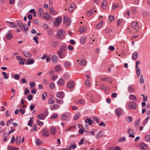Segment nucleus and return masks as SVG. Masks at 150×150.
<instances>
[{
	"instance_id": "nucleus-1",
	"label": "nucleus",
	"mask_w": 150,
	"mask_h": 150,
	"mask_svg": "<svg viewBox=\"0 0 150 150\" xmlns=\"http://www.w3.org/2000/svg\"><path fill=\"white\" fill-rule=\"evenodd\" d=\"M65 33L63 30H61L58 32L56 35L57 39L60 40L63 39L65 36Z\"/></svg>"
},
{
	"instance_id": "nucleus-2",
	"label": "nucleus",
	"mask_w": 150,
	"mask_h": 150,
	"mask_svg": "<svg viewBox=\"0 0 150 150\" xmlns=\"http://www.w3.org/2000/svg\"><path fill=\"white\" fill-rule=\"evenodd\" d=\"M63 22L65 23L67 25H69L71 22V19L68 18L67 16H64L63 18Z\"/></svg>"
},
{
	"instance_id": "nucleus-3",
	"label": "nucleus",
	"mask_w": 150,
	"mask_h": 150,
	"mask_svg": "<svg viewBox=\"0 0 150 150\" xmlns=\"http://www.w3.org/2000/svg\"><path fill=\"white\" fill-rule=\"evenodd\" d=\"M42 134L43 136L48 137L50 135L49 132L48 130L45 128H43L41 130Z\"/></svg>"
},
{
	"instance_id": "nucleus-4",
	"label": "nucleus",
	"mask_w": 150,
	"mask_h": 150,
	"mask_svg": "<svg viewBox=\"0 0 150 150\" xmlns=\"http://www.w3.org/2000/svg\"><path fill=\"white\" fill-rule=\"evenodd\" d=\"M128 107L130 109H134L136 108L137 105L135 102H131L129 104Z\"/></svg>"
},
{
	"instance_id": "nucleus-5",
	"label": "nucleus",
	"mask_w": 150,
	"mask_h": 150,
	"mask_svg": "<svg viewBox=\"0 0 150 150\" xmlns=\"http://www.w3.org/2000/svg\"><path fill=\"white\" fill-rule=\"evenodd\" d=\"M74 82L70 81L67 83V86L69 89H73L74 88Z\"/></svg>"
},
{
	"instance_id": "nucleus-6",
	"label": "nucleus",
	"mask_w": 150,
	"mask_h": 150,
	"mask_svg": "<svg viewBox=\"0 0 150 150\" xmlns=\"http://www.w3.org/2000/svg\"><path fill=\"white\" fill-rule=\"evenodd\" d=\"M49 12L50 13L54 16L58 14V12L54 9V8L53 7H51L49 9Z\"/></svg>"
},
{
	"instance_id": "nucleus-7",
	"label": "nucleus",
	"mask_w": 150,
	"mask_h": 150,
	"mask_svg": "<svg viewBox=\"0 0 150 150\" xmlns=\"http://www.w3.org/2000/svg\"><path fill=\"white\" fill-rule=\"evenodd\" d=\"M62 21V18L61 17H58L56 19L55 23L54 25L56 27H58L59 26L60 24Z\"/></svg>"
},
{
	"instance_id": "nucleus-8",
	"label": "nucleus",
	"mask_w": 150,
	"mask_h": 150,
	"mask_svg": "<svg viewBox=\"0 0 150 150\" xmlns=\"http://www.w3.org/2000/svg\"><path fill=\"white\" fill-rule=\"evenodd\" d=\"M70 114L68 113H65L62 115V119L64 120H67L69 118Z\"/></svg>"
},
{
	"instance_id": "nucleus-9",
	"label": "nucleus",
	"mask_w": 150,
	"mask_h": 150,
	"mask_svg": "<svg viewBox=\"0 0 150 150\" xmlns=\"http://www.w3.org/2000/svg\"><path fill=\"white\" fill-rule=\"evenodd\" d=\"M139 146L142 149L145 150L147 149L148 145L144 143H141L139 144Z\"/></svg>"
},
{
	"instance_id": "nucleus-10",
	"label": "nucleus",
	"mask_w": 150,
	"mask_h": 150,
	"mask_svg": "<svg viewBox=\"0 0 150 150\" xmlns=\"http://www.w3.org/2000/svg\"><path fill=\"white\" fill-rule=\"evenodd\" d=\"M107 2L106 0H103L101 4V8L103 9H106L107 8Z\"/></svg>"
},
{
	"instance_id": "nucleus-11",
	"label": "nucleus",
	"mask_w": 150,
	"mask_h": 150,
	"mask_svg": "<svg viewBox=\"0 0 150 150\" xmlns=\"http://www.w3.org/2000/svg\"><path fill=\"white\" fill-rule=\"evenodd\" d=\"M76 147V146L75 144V143L74 141H72L71 142L70 144L69 145V149L70 150L72 148L73 149H75Z\"/></svg>"
},
{
	"instance_id": "nucleus-12",
	"label": "nucleus",
	"mask_w": 150,
	"mask_h": 150,
	"mask_svg": "<svg viewBox=\"0 0 150 150\" xmlns=\"http://www.w3.org/2000/svg\"><path fill=\"white\" fill-rule=\"evenodd\" d=\"M56 96L59 98L62 99L64 97L63 93L62 91H59L56 94Z\"/></svg>"
},
{
	"instance_id": "nucleus-13",
	"label": "nucleus",
	"mask_w": 150,
	"mask_h": 150,
	"mask_svg": "<svg viewBox=\"0 0 150 150\" xmlns=\"http://www.w3.org/2000/svg\"><path fill=\"white\" fill-rule=\"evenodd\" d=\"M52 60L54 63H56L58 62V59L56 55H53L52 57Z\"/></svg>"
},
{
	"instance_id": "nucleus-14",
	"label": "nucleus",
	"mask_w": 150,
	"mask_h": 150,
	"mask_svg": "<svg viewBox=\"0 0 150 150\" xmlns=\"http://www.w3.org/2000/svg\"><path fill=\"white\" fill-rule=\"evenodd\" d=\"M16 22L18 25V26L22 30H23V26L24 24H23V23L20 21H16Z\"/></svg>"
},
{
	"instance_id": "nucleus-15",
	"label": "nucleus",
	"mask_w": 150,
	"mask_h": 150,
	"mask_svg": "<svg viewBox=\"0 0 150 150\" xmlns=\"http://www.w3.org/2000/svg\"><path fill=\"white\" fill-rule=\"evenodd\" d=\"M115 114L118 117L122 115L121 111L118 109H116L115 110Z\"/></svg>"
},
{
	"instance_id": "nucleus-16",
	"label": "nucleus",
	"mask_w": 150,
	"mask_h": 150,
	"mask_svg": "<svg viewBox=\"0 0 150 150\" xmlns=\"http://www.w3.org/2000/svg\"><path fill=\"white\" fill-rule=\"evenodd\" d=\"M87 61L84 59H81L79 62L80 64L83 66H86L87 64Z\"/></svg>"
},
{
	"instance_id": "nucleus-17",
	"label": "nucleus",
	"mask_w": 150,
	"mask_h": 150,
	"mask_svg": "<svg viewBox=\"0 0 150 150\" xmlns=\"http://www.w3.org/2000/svg\"><path fill=\"white\" fill-rule=\"evenodd\" d=\"M43 16L44 18L47 20H48L50 18V16L47 12L43 13Z\"/></svg>"
},
{
	"instance_id": "nucleus-18",
	"label": "nucleus",
	"mask_w": 150,
	"mask_h": 150,
	"mask_svg": "<svg viewBox=\"0 0 150 150\" xmlns=\"http://www.w3.org/2000/svg\"><path fill=\"white\" fill-rule=\"evenodd\" d=\"M75 8V5L74 3H72L71 4V6L69 8V10L70 12H72Z\"/></svg>"
},
{
	"instance_id": "nucleus-19",
	"label": "nucleus",
	"mask_w": 150,
	"mask_h": 150,
	"mask_svg": "<svg viewBox=\"0 0 150 150\" xmlns=\"http://www.w3.org/2000/svg\"><path fill=\"white\" fill-rule=\"evenodd\" d=\"M138 23L134 22L131 23L132 26L135 29H137L139 28V26L138 25Z\"/></svg>"
},
{
	"instance_id": "nucleus-20",
	"label": "nucleus",
	"mask_w": 150,
	"mask_h": 150,
	"mask_svg": "<svg viewBox=\"0 0 150 150\" xmlns=\"http://www.w3.org/2000/svg\"><path fill=\"white\" fill-rule=\"evenodd\" d=\"M50 130L51 134L53 135H54L56 132L55 128L53 127H51Z\"/></svg>"
},
{
	"instance_id": "nucleus-21",
	"label": "nucleus",
	"mask_w": 150,
	"mask_h": 150,
	"mask_svg": "<svg viewBox=\"0 0 150 150\" xmlns=\"http://www.w3.org/2000/svg\"><path fill=\"white\" fill-rule=\"evenodd\" d=\"M60 106L57 104H54L50 107V109L52 110H56L59 108Z\"/></svg>"
},
{
	"instance_id": "nucleus-22",
	"label": "nucleus",
	"mask_w": 150,
	"mask_h": 150,
	"mask_svg": "<svg viewBox=\"0 0 150 150\" xmlns=\"http://www.w3.org/2000/svg\"><path fill=\"white\" fill-rule=\"evenodd\" d=\"M34 60L32 59H30L26 62L25 64L27 65L32 64L34 63Z\"/></svg>"
},
{
	"instance_id": "nucleus-23",
	"label": "nucleus",
	"mask_w": 150,
	"mask_h": 150,
	"mask_svg": "<svg viewBox=\"0 0 150 150\" xmlns=\"http://www.w3.org/2000/svg\"><path fill=\"white\" fill-rule=\"evenodd\" d=\"M128 91L130 93H134V89L132 86H129L128 87Z\"/></svg>"
},
{
	"instance_id": "nucleus-24",
	"label": "nucleus",
	"mask_w": 150,
	"mask_h": 150,
	"mask_svg": "<svg viewBox=\"0 0 150 150\" xmlns=\"http://www.w3.org/2000/svg\"><path fill=\"white\" fill-rule=\"evenodd\" d=\"M23 54L25 56L28 58H29L32 57V54L26 51H24L23 52Z\"/></svg>"
},
{
	"instance_id": "nucleus-25",
	"label": "nucleus",
	"mask_w": 150,
	"mask_h": 150,
	"mask_svg": "<svg viewBox=\"0 0 150 150\" xmlns=\"http://www.w3.org/2000/svg\"><path fill=\"white\" fill-rule=\"evenodd\" d=\"M138 53L137 52H134L132 55V58L134 60L137 59L138 57Z\"/></svg>"
},
{
	"instance_id": "nucleus-26",
	"label": "nucleus",
	"mask_w": 150,
	"mask_h": 150,
	"mask_svg": "<svg viewBox=\"0 0 150 150\" xmlns=\"http://www.w3.org/2000/svg\"><path fill=\"white\" fill-rule=\"evenodd\" d=\"M54 69L56 71L59 72L61 70L62 67L59 65H58L54 67Z\"/></svg>"
},
{
	"instance_id": "nucleus-27",
	"label": "nucleus",
	"mask_w": 150,
	"mask_h": 150,
	"mask_svg": "<svg viewBox=\"0 0 150 150\" xmlns=\"http://www.w3.org/2000/svg\"><path fill=\"white\" fill-rule=\"evenodd\" d=\"M37 118L40 120H43L45 117L44 114H40L37 116Z\"/></svg>"
},
{
	"instance_id": "nucleus-28",
	"label": "nucleus",
	"mask_w": 150,
	"mask_h": 150,
	"mask_svg": "<svg viewBox=\"0 0 150 150\" xmlns=\"http://www.w3.org/2000/svg\"><path fill=\"white\" fill-rule=\"evenodd\" d=\"M64 80L62 79H60L59 80L57 81L58 84L59 85L62 86L64 83Z\"/></svg>"
},
{
	"instance_id": "nucleus-29",
	"label": "nucleus",
	"mask_w": 150,
	"mask_h": 150,
	"mask_svg": "<svg viewBox=\"0 0 150 150\" xmlns=\"http://www.w3.org/2000/svg\"><path fill=\"white\" fill-rule=\"evenodd\" d=\"M21 138L20 137H17L16 138V142L17 144H19L21 142Z\"/></svg>"
},
{
	"instance_id": "nucleus-30",
	"label": "nucleus",
	"mask_w": 150,
	"mask_h": 150,
	"mask_svg": "<svg viewBox=\"0 0 150 150\" xmlns=\"http://www.w3.org/2000/svg\"><path fill=\"white\" fill-rule=\"evenodd\" d=\"M92 120H91L89 118H87L85 120V122L87 123H88V124L90 125H92Z\"/></svg>"
},
{
	"instance_id": "nucleus-31",
	"label": "nucleus",
	"mask_w": 150,
	"mask_h": 150,
	"mask_svg": "<svg viewBox=\"0 0 150 150\" xmlns=\"http://www.w3.org/2000/svg\"><path fill=\"white\" fill-rule=\"evenodd\" d=\"M58 54L60 59H62L65 57L63 52H58Z\"/></svg>"
},
{
	"instance_id": "nucleus-32",
	"label": "nucleus",
	"mask_w": 150,
	"mask_h": 150,
	"mask_svg": "<svg viewBox=\"0 0 150 150\" xmlns=\"http://www.w3.org/2000/svg\"><path fill=\"white\" fill-rule=\"evenodd\" d=\"M43 13V10L42 8L39 9L38 11V14L40 17H41Z\"/></svg>"
},
{
	"instance_id": "nucleus-33",
	"label": "nucleus",
	"mask_w": 150,
	"mask_h": 150,
	"mask_svg": "<svg viewBox=\"0 0 150 150\" xmlns=\"http://www.w3.org/2000/svg\"><path fill=\"white\" fill-rule=\"evenodd\" d=\"M119 4L117 3H115L112 4V9L114 10L119 6Z\"/></svg>"
},
{
	"instance_id": "nucleus-34",
	"label": "nucleus",
	"mask_w": 150,
	"mask_h": 150,
	"mask_svg": "<svg viewBox=\"0 0 150 150\" xmlns=\"http://www.w3.org/2000/svg\"><path fill=\"white\" fill-rule=\"evenodd\" d=\"M13 37V35L11 33H8L6 35V38L8 40H11L12 38Z\"/></svg>"
},
{
	"instance_id": "nucleus-35",
	"label": "nucleus",
	"mask_w": 150,
	"mask_h": 150,
	"mask_svg": "<svg viewBox=\"0 0 150 150\" xmlns=\"http://www.w3.org/2000/svg\"><path fill=\"white\" fill-rule=\"evenodd\" d=\"M129 99L132 100H137V98L136 96L133 94H131L129 96Z\"/></svg>"
},
{
	"instance_id": "nucleus-36",
	"label": "nucleus",
	"mask_w": 150,
	"mask_h": 150,
	"mask_svg": "<svg viewBox=\"0 0 150 150\" xmlns=\"http://www.w3.org/2000/svg\"><path fill=\"white\" fill-rule=\"evenodd\" d=\"M94 11V8H92V9L90 10L89 11H88L86 13V14L88 16H90L93 13V12Z\"/></svg>"
},
{
	"instance_id": "nucleus-37",
	"label": "nucleus",
	"mask_w": 150,
	"mask_h": 150,
	"mask_svg": "<svg viewBox=\"0 0 150 150\" xmlns=\"http://www.w3.org/2000/svg\"><path fill=\"white\" fill-rule=\"evenodd\" d=\"M70 65L71 63L69 61H67L64 63V67L66 68H69Z\"/></svg>"
},
{
	"instance_id": "nucleus-38",
	"label": "nucleus",
	"mask_w": 150,
	"mask_h": 150,
	"mask_svg": "<svg viewBox=\"0 0 150 150\" xmlns=\"http://www.w3.org/2000/svg\"><path fill=\"white\" fill-rule=\"evenodd\" d=\"M103 132L102 131H99L97 134L96 138L97 139H100L102 136Z\"/></svg>"
},
{
	"instance_id": "nucleus-39",
	"label": "nucleus",
	"mask_w": 150,
	"mask_h": 150,
	"mask_svg": "<svg viewBox=\"0 0 150 150\" xmlns=\"http://www.w3.org/2000/svg\"><path fill=\"white\" fill-rule=\"evenodd\" d=\"M103 24V21H101L99 23L96 25V28H100L101 27Z\"/></svg>"
},
{
	"instance_id": "nucleus-40",
	"label": "nucleus",
	"mask_w": 150,
	"mask_h": 150,
	"mask_svg": "<svg viewBox=\"0 0 150 150\" xmlns=\"http://www.w3.org/2000/svg\"><path fill=\"white\" fill-rule=\"evenodd\" d=\"M86 29V28L82 27L80 28L79 31L81 33H82L85 32Z\"/></svg>"
},
{
	"instance_id": "nucleus-41",
	"label": "nucleus",
	"mask_w": 150,
	"mask_h": 150,
	"mask_svg": "<svg viewBox=\"0 0 150 150\" xmlns=\"http://www.w3.org/2000/svg\"><path fill=\"white\" fill-rule=\"evenodd\" d=\"M86 38L85 36H83L80 39V41L83 44H84L85 42Z\"/></svg>"
},
{
	"instance_id": "nucleus-42",
	"label": "nucleus",
	"mask_w": 150,
	"mask_h": 150,
	"mask_svg": "<svg viewBox=\"0 0 150 150\" xmlns=\"http://www.w3.org/2000/svg\"><path fill=\"white\" fill-rule=\"evenodd\" d=\"M23 29L25 33L27 34V31L28 30V28L27 27L26 25H23Z\"/></svg>"
},
{
	"instance_id": "nucleus-43",
	"label": "nucleus",
	"mask_w": 150,
	"mask_h": 150,
	"mask_svg": "<svg viewBox=\"0 0 150 150\" xmlns=\"http://www.w3.org/2000/svg\"><path fill=\"white\" fill-rule=\"evenodd\" d=\"M66 48V46L65 45H63L60 48V50L58 52L64 53L65 51V49Z\"/></svg>"
},
{
	"instance_id": "nucleus-44",
	"label": "nucleus",
	"mask_w": 150,
	"mask_h": 150,
	"mask_svg": "<svg viewBox=\"0 0 150 150\" xmlns=\"http://www.w3.org/2000/svg\"><path fill=\"white\" fill-rule=\"evenodd\" d=\"M145 140L148 142H149L150 141V135H146L145 137Z\"/></svg>"
},
{
	"instance_id": "nucleus-45",
	"label": "nucleus",
	"mask_w": 150,
	"mask_h": 150,
	"mask_svg": "<svg viewBox=\"0 0 150 150\" xmlns=\"http://www.w3.org/2000/svg\"><path fill=\"white\" fill-rule=\"evenodd\" d=\"M100 88L101 89L104 90L105 92L106 93V88L105 86V84H103L101 85L100 87Z\"/></svg>"
},
{
	"instance_id": "nucleus-46",
	"label": "nucleus",
	"mask_w": 150,
	"mask_h": 150,
	"mask_svg": "<svg viewBox=\"0 0 150 150\" xmlns=\"http://www.w3.org/2000/svg\"><path fill=\"white\" fill-rule=\"evenodd\" d=\"M33 117H31L30 118V120L28 122V125L30 127L32 126V124L33 123V120H32V118H33Z\"/></svg>"
},
{
	"instance_id": "nucleus-47",
	"label": "nucleus",
	"mask_w": 150,
	"mask_h": 150,
	"mask_svg": "<svg viewBox=\"0 0 150 150\" xmlns=\"http://www.w3.org/2000/svg\"><path fill=\"white\" fill-rule=\"evenodd\" d=\"M37 144L38 146H40L43 144V142L39 139H37L36 141Z\"/></svg>"
},
{
	"instance_id": "nucleus-48",
	"label": "nucleus",
	"mask_w": 150,
	"mask_h": 150,
	"mask_svg": "<svg viewBox=\"0 0 150 150\" xmlns=\"http://www.w3.org/2000/svg\"><path fill=\"white\" fill-rule=\"evenodd\" d=\"M37 125L35 124L34 125L32 128L31 129V132H33L35 131H37Z\"/></svg>"
},
{
	"instance_id": "nucleus-49",
	"label": "nucleus",
	"mask_w": 150,
	"mask_h": 150,
	"mask_svg": "<svg viewBox=\"0 0 150 150\" xmlns=\"http://www.w3.org/2000/svg\"><path fill=\"white\" fill-rule=\"evenodd\" d=\"M102 81H110L111 80V79L110 78H104L101 79Z\"/></svg>"
},
{
	"instance_id": "nucleus-50",
	"label": "nucleus",
	"mask_w": 150,
	"mask_h": 150,
	"mask_svg": "<svg viewBox=\"0 0 150 150\" xmlns=\"http://www.w3.org/2000/svg\"><path fill=\"white\" fill-rule=\"evenodd\" d=\"M13 121V120L12 118H11L7 122L6 124L7 126H8L10 125L11 122Z\"/></svg>"
},
{
	"instance_id": "nucleus-51",
	"label": "nucleus",
	"mask_w": 150,
	"mask_h": 150,
	"mask_svg": "<svg viewBox=\"0 0 150 150\" xmlns=\"http://www.w3.org/2000/svg\"><path fill=\"white\" fill-rule=\"evenodd\" d=\"M136 74L138 76H139L140 73V71L139 68H136Z\"/></svg>"
},
{
	"instance_id": "nucleus-52",
	"label": "nucleus",
	"mask_w": 150,
	"mask_h": 150,
	"mask_svg": "<svg viewBox=\"0 0 150 150\" xmlns=\"http://www.w3.org/2000/svg\"><path fill=\"white\" fill-rule=\"evenodd\" d=\"M134 130L131 129H129L128 130L127 133L129 134H131L134 133Z\"/></svg>"
},
{
	"instance_id": "nucleus-53",
	"label": "nucleus",
	"mask_w": 150,
	"mask_h": 150,
	"mask_svg": "<svg viewBox=\"0 0 150 150\" xmlns=\"http://www.w3.org/2000/svg\"><path fill=\"white\" fill-rule=\"evenodd\" d=\"M7 23H9L10 25L12 27L16 28L17 27V25H16L14 23L10 22L9 21H8Z\"/></svg>"
},
{
	"instance_id": "nucleus-54",
	"label": "nucleus",
	"mask_w": 150,
	"mask_h": 150,
	"mask_svg": "<svg viewBox=\"0 0 150 150\" xmlns=\"http://www.w3.org/2000/svg\"><path fill=\"white\" fill-rule=\"evenodd\" d=\"M49 104H52L54 103V100L52 98H50L49 99Z\"/></svg>"
},
{
	"instance_id": "nucleus-55",
	"label": "nucleus",
	"mask_w": 150,
	"mask_h": 150,
	"mask_svg": "<svg viewBox=\"0 0 150 150\" xmlns=\"http://www.w3.org/2000/svg\"><path fill=\"white\" fill-rule=\"evenodd\" d=\"M85 83L86 86L88 87L90 86V83L88 80H86L85 81Z\"/></svg>"
},
{
	"instance_id": "nucleus-56",
	"label": "nucleus",
	"mask_w": 150,
	"mask_h": 150,
	"mask_svg": "<svg viewBox=\"0 0 150 150\" xmlns=\"http://www.w3.org/2000/svg\"><path fill=\"white\" fill-rule=\"evenodd\" d=\"M55 100H56V103L58 104H62L63 102V100H58L57 99H56Z\"/></svg>"
},
{
	"instance_id": "nucleus-57",
	"label": "nucleus",
	"mask_w": 150,
	"mask_h": 150,
	"mask_svg": "<svg viewBox=\"0 0 150 150\" xmlns=\"http://www.w3.org/2000/svg\"><path fill=\"white\" fill-rule=\"evenodd\" d=\"M50 87L51 89H53L55 87V85L53 83H51L50 84Z\"/></svg>"
},
{
	"instance_id": "nucleus-58",
	"label": "nucleus",
	"mask_w": 150,
	"mask_h": 150,
	"mask_svg": "<svg viewBox=\"0 0 150 150\" xmlns=\"http://www.w3.org/2000/svg\"><path fill=\"white\" fill-rule=\"evenodd\" d=\"M37 123L38 125L40 126H42L43 125V123L39 120H37Z\"/></svg>"
},
{
	"instance_id": "nucleus-59",
	"label": "nucleus",
	"mask_w": 150,
	"mask_h": 150,
	"mask_svg": "<svg viewBox=\"0 0 150 150\" xmlns=\"http://www.w3.org/2000/svg\"><path fill=\"white\" fill-rule=\"evenodd\" d=\"M80 116V115L79 114H76L75 115L74 117V120H78Z\"/></svg>"
},
{
	"instance_id": "nucleus-60",
	"label": "nucleus",
	"mask_w": 150,
	"mask_h": 150,
	"mask_svg": "<svg viewBox=\"0 0 150 150\" xmlns=\"http://www.w3.org/2000/svg\"><path fill=\"white\" fill-rule=\"evenodd\" d=\"M126 120L128 122H131L132 121V117L131 116H127L126 117Z\"/></svg>"
},
{
	"instance_id": "nucleus-61",
	"label": "nucleus",
	"mask_w": 150,
	"mask_h": 150,
	"mask_svg": "<svg viewBox=\"0 0 150 150\" xmlns=\"http://www.w3.org/2000/svg\"><path fill=\"white\" fill-rule=\"evenodd\" d=\"M2 74L4 76L3 77L4 78L6 79H8V75H6V72H2Z\"/></svg>"
},
{
	"instance_id": "nucleus-62",
	"label": "nucleus",
	"mask_w": 150,
	"mask_h": 150,
	"mask_svg": "<svg viewBox=\"0 0 150 150\" xmlns=\"http://www.w3.org/2000/svg\"><path fill=\"white\" fill-rule=\"evenodd\" d=\"M59 44V42H54L52 44L53 47L54 48H55L57 47V45Z\"/></svg>"
},
{
	"instance_id": "nucleus-63",
	"label": "nucleus",
	"mask_w": 150,
	"mask_h": 150,
	"mask_svg": "<svg viewBox=\"0 0 150 150\" xmlns=\"http://www.w3.org/2000/svg\"><path fill=\"white\" fill-rule=\"evenodd\" d=\"M58 115L57 114H53L51 117V119H54L55 118H57V117Z\"/></svg>"
},
{
	"instance_id": "nucleus-64",
	"label": "nucleus",
	"mask_w": 150,
	"mask_h": 150,
	"mask_svg": "<svg viewBox=\"0 0 150 150\" xmlns=\"http://www.w3.org/2000/svg\"><path fill=\"white\" fill-rule=\"evenodd\" d=\"M30 86L31 88H33L35 86V82L34 81L30 82Z\"/></svg>"
}]
</instances>
